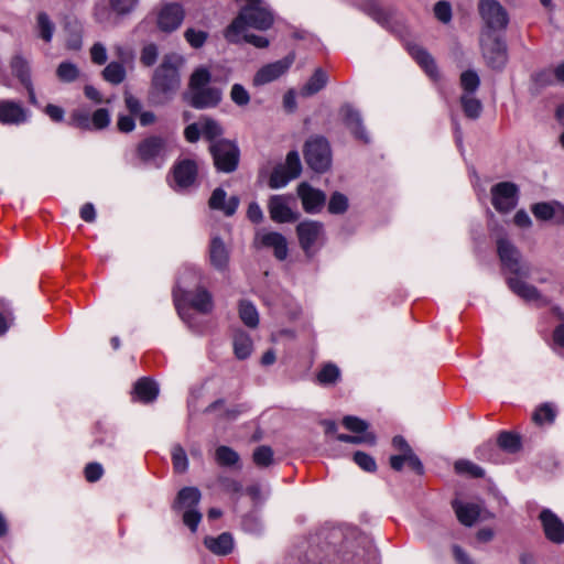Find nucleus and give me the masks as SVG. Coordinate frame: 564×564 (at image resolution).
Masks as SVG:
<instances>
[{"mask_svg": "<svg viewBox=\"0 0 564 564\" xmlns=\"http://www.w3.org/2000/svg\"><path fill=\"white\" fill-rule=\"evenodd\" d=\"M497 251L502 268L513 274L507 279L510 290L527 302L539 306L547 305L549 299L523 280L531 276L532 270L531 264L522 259L519 249L509 239L501 237L497 240Z\"/></svg>", "mask_w": 564, "mask_h": 564, "instance_id": "f257e3e1", "label": "nucleus"}, {"mask_svg": "<svg viewBox=\"0 0 564 564\" xmlns=\"http://www.w3.org/2000/svg\"><path fill=\"white\" fill-rule=\"evenodd\" d=\"M200 273L192 267H186L181 273L176 288L173 290L174 304L180 317L193 327L191 308L198 313L208 314L213 311V296L208 290L197 286L195 292L187 289L200 282Z\"/></svg>", "mask_w": 564, "mask_h": 564, "instance_id": "f03ea898", "label": "nucleus"}, {"mask_svg": "<svg viewBox=\"0 0 564 564\" xmlns=\"http://www.w3.org/2000/svg\"><path fill=\"white\" fill-rule=\"evenodd\" d=\"M213 75L206 66L196 67L189 76L186 99L196 109L217 107L223 98L220 88L212 85Z\"/></svg>", "mask_w": 564, "mask_h": 564, "instance_id": "7ed1b4c3", "label": "nucleus"}, {"mask_svg": "<svg viewBox=\"0 0 564 564\" xmlns=\"http://www.w3.org/2000/svg\"><path fill=\"white\" fill-rule=\"evenodd\" d=\"M185 59L182 55L170 53L164 55L161 64L155 68L152 76V88L166 98L176 94L181 86L180 69Z\"/></svg>", "mask_w": 564, "mask_h": 564, "instance_id": "20e7f679", "label": "nucleus"}, {"mask_svg": "<svg viewBox=\"0 0 564 564\" xmlns=\"http://www.w3.org/2000/svg\"><path fill=\"white\" fill-rule=\"evenodd\" d=\"M175 148L174 139L151 135L138 144L137 154L143 163L161 167Z\"/></svg>", "mask_w": 564, "mask_h": 564, "instance_id": "39448f33", "label": "nucleus"}, {"mask_svg": "<svg viewBox=\"0 0 564 564\" xmlns=\"http://www.w3.org/2000/svg\"><path fill=\"white\" fill-rule=\"evenodd\" d=\"M139 0H108L97 1L93 15L95 21L104 26H113L119 21L130 15L138 7Z\"/></svg>", "mask_w": 564, "mask_h": 564, "instance_id": "423d86ee", "label": "nucleus"}, {"mask_svg": "<svg viewBox=\"0 0 564 564\" xmlns=\"http://www.w3.org/2000/svg\"><path fill=\"white\" fill-rule=\"evenodd\" d=\"M477 10L484 23L481 32L498 34L508 28L509 13L498 0H479Z\"/></svg>", "mask_w": 564, "mask_h": 564, "instance_id": "0eeeda50", "label": "nucleus"}, {"mask_svg": "<svg viewBox=\"0 0 564 564\" xmlns=\"http://www.w3.org/2000/svg\"><path fill=\"white\" fill-rule=\"evenodd\" d=\"M480 50L486 64L492 69H502L507 63V45L498 35L480 32Z\"/></svg>", "mask_w": 564, "mask_h": 564, "instance_id": "6e6552de", "label": "nucleus"}, {"mask_svg": "<svg viewBox=\"0 0 564 564\" xmlns=\"http://www.w3.org/2000/svg\"><path fill=\"white\" fill-rule=\"evenodd\" d=\"M304 159L307 165L317 173L327 171L332 163L328 141L323 137H314L306 141Z\"/></svg>", "mask_w": 564, "mask_h": 564, "instance_id": "1a4fd4ad", "label": "nucleus"}, {"mask_svg": "<svg viewBox=\"0 0 564 564\" xmlns=\"http://www.w3.org/2000/svg\"><path fill=\"white\" fill-rule=\"evenodd\" d=\"M209 150L218 171L231 173L237 169L240 153L236 143L223 139L214 141Z\"/></svg>", "mask_w": 564, "mask_h": 564, "instance_id": "9d476101", "label": "nucleus"}, {"mask_svg": "<svg viewBox=\"0 0 564 564\" xmlns=\"http://www.w3.org/2000/svg\"><path fill=\"white\" fill-rule=\"evenodd\" d=\"M491 204L499 213H508L516 208L519 199V187L512 182H500L491 189Z\"/></svg>", "mask_w": 564, "mask_h": 564, "instance_id": "9b49d317", "label": "nucleus"}, {"mask_svg": "<svg viewBox=\"0 0 564 564\" xmlns=\"http://www.w3.org/2000/svg\"><path fill=\"white\" fill-rule=\"evenodd\" d=\"M295 59V54L290 53L282 59L275 61L273 63L267 64L262 66L254 75L253 77V84L256 86H261L269 84L279 77H281L283 74L288 72V69L292 66Z\"/></svg>", "mask_w": 564, "mask_h": 564, "instance_id": "f8f14e48", "label": "nucleus"}, {"mask_svg": "<svg viewBox=\"0 0 564 564\" xmlns=\"http://www.w3.org/2000/svg\"><path fill=\"white\" fill-rule=\"evenodd\" d=\"M323 224L316 220H304L296 226L300 246L305 254L311 256L313 253V248L323 236Z\"/></svg>", "mask_w": 564, "mask_h": 564, "instance_id": "ddd939ff", "label": "nucleus"}, {"mask_svg": "<svg viewBox=\"0 0 564 564\" xmlns=\"http://www.w3.org/2000/svg\"><path fill=\"white\" fill-rule=\"evenodd\" d=\"M289 200L290 198L285 195H272L269 198L268 210L274 223H293L299 219V213L291 209Z\"/></svg>", "mask_w": 564, "mask_h": 564, "instance_id": "4468645a", "label": "nucleus"}, {"mask_svg": "<svg viewBox=\"0 0 564 564\" xmlns=\"http://www.w3.org/2000/svg\"><path fill=\"white\" fill-rule=\"evenodd\" d=\"M297 195L302 202L303 209L308 214L319 213L326 203L325 193L307 183H301L297 186Z\"/></svg>", "mask_w": 564, "mask_h": 564, "instance_id": "2eb2a0df", "label": "nucleus"}, {"mask_svg": "<svg viewBox=\"0 0 564 564\" xmlns=\"http://www.w3.org/2000/svg\"><path fill=\"white\" fill-rule=\"evenodd\" d=\"M197 172L195 161L189 159L178 161L173 167V188L185 189L192 186L196 181Z\"/></svg>", "mask_w": 564, "mask_h": 564, "instance_id": "dca6fc26", "label": "nucleus"}, {"mask_svg": "<svg viewBox=\"0 0 564 564\" xmlns=\"http://www.w3.org/2000/svg\"><path fill=\"white\" fill-rule=\"evenodd\" d=\"M30 111L21 102L3 99L0 100V122L2 124L19 126L28 122Z\"/></svg>", "mask_w": 564, "mask_h": 564, "instance_id": "f3484780", "label": "nucleus"}, {"mask_svg": "<svg viewBox=\"0 0 564 564\" xmlns=\"http://www.w3.org/2000/svg\"><path fill=\"white\" fill-rule=\"evenodd\" d=\"M184 20V10L178 3H167L158 14V26L163 32L175 31Z\"/></svg>", "mask_w": 564, "mask_h": 564, "instance_id": "a211bd4d", "label": "nucleus"}, {"mask_svg": "<svg viewBox=\"0 0 564 564\" xmlns=\"http://www.w3.org/2000/svg\"><path fill=\"white\" fill-rule=\"evenodd\" d=\"M545 536L553 543H564V522L550 509H543L539 516Z\"/></svg>", "mask_w": 564, "mask_h": 564, "instance_id": "6ab92c4d", "label": "nucleus"}, {"mask_svg": "<svg viewBox=\"0 0 564 564\" xmlns=\"http://www.w3.org/2000/svg\"><path fill=\"white\" fill-rule=\"evenodd\" d=\"M256 242L265 248L273 249L274 256L279 260H285L288 257V241L285 237L276 231L261 230L257 232Z\"/></svg>", "mask_w": 564, "mask_h": 564, "instance_id": "aec40b11", "label": "nucleus"}, {"mask_svg": "<svg viewBox=\"0 0 564 564\" xmlns=\"http://www.w3.org/2000/svg\"><path fill=\"white\" fill-rule=\"evenodd\" d=\"M209 262L219 272L227 270L229 264V249L219 236H214L210 239L208 248Z\"/></svg>", "mask_w": 564, "mask_h": 564, "instance_id": "412c9836", "label": "nucleus"}, {"mask_svg": "<svg viewBox=\"0 0 564 564\" xmlns=\"http://www.w3.org/2000/svg\"><path fill=\"white\" fill-rule=\"evenodd\" d=\"M409 54L416 61V63L424 69L429 77L432 79L438 78V69L434 58L431 54L417 44L409 43L406 45Z\"/></svg>", "mask_w": 564, "mask_h": 564, "instance_id": "4be33fe9", "label": "nucleus"}, {"mask_svg": "<svg viewBox=\"0 0 564 564\" xmlns=\"http://www.w3.org/2000/svg\"><path fill=\"white\" fill-rule=\"evenodd\" d=\"M239 202L238 196H230L227 199L226 192L218 187L212 193L208 205L212 209L221 210L226 216H232L239 206Z\"/></svg>", "mask_w": 564, "mask_h": 564, "instance_id": "5701e85b", "label": "nucleus"}, {"mask_svg": "<svg viewBox=\"0 0 564 564\" xmlns=\"http://www.w3.org/2000/svg\"><path fill=\"white\" fill-rule=\"evenodd\" d=\"M341 112L344 115L346 126L350 129L355 137L365 143H368L369 137L362 124V119L359 111L347 105L341 108Z\"/></svg>", "mask_w": 564, "mask_h": 564, "instance_id": "b1692460", "label": "nucleus"}, {"mask_svg": "<svg viewBox=\"0 0 564 564\" xmlns=\"http://www.w3.org/2000/svg\"><path fill=\"white\" fill-rule=\"evenodd\" d=\"M204 545L216 555H227L234 549V539L230 533L224 532L218 536H206Z\"/></svg>", "mask_w": 564, "mask_h": 564, "instance_id": "393cba45", "label": "nucleus"}, {"mask_svg": "<svg viewBox=\"0 0 564 564\" xmlns=\"http://www.w3.org/2000/svg\"><path fill=\"white\" fill-rule=\"evenodd\" d=\"M453 508L459 522L466 527H471L480 514V508L476 503L455 500L453 502Z\"/></svg>", "mask_w": 564, "mask_h": 564, "instance_id": "a878e982", "label": "nucleus"}, {"mask_svg": "<svg viewBox=\"0 0 564 564\" xmlns=\"http://www.w3.org/2000/svg\"><path fill=\"white\" fill-rule=\"evenodd\" d=\"M200 491L196 487L182 488L173 503V509L185 510L189 508H197L200 501Z\"/></svg>", "mask_w": 564, "mask_h": 564, "instance_id": "bb28decb", "label": "nucleus"}, {"mask_svg": "<svg viewBox=\"0 0 564 564\" xmlns=\"http://www.w3.org/2000/svg\"><path fill=\"white\" fill-rule=\"evenodd\" d=\"M159 394V387L156 384V382L148 379V378H142L140 380L137 381V383L134 384V395L135 398L143 402V403H149V402H152L156 399Z\"/></svg>", "mask_w": 564, "mask_h": 564, "instance_id": "cd10ccee", "label": "nucleus"}, {"mask_svg": "<svg viewBox=\"0 0 564 564\" xmlns=\"http://www.w3.org/2000/svg\"><path fill=\"white\" fill-rule=\"evenodd\" d=\"M327 82L328 76L326 72L322 68H317L306 84L301 88L300 95L302 97L313 96L322 90L326 86Z\"/></svg>", "mask_w": 564, "mask_h": 564, "instance_id": "c85d7f7f", "label": "nucleus"}, {"mask_svg": "<svg viewBox=\"0 0 564 564\" xmlns=\"http://www.w3.org/2000/svg\"><path fill=\"white\" fill-rule=\"evenodd\" d=\"M10 66L12 73L18 77L22 85L32 82L30 63L21 54L13 55Z\"/></svg>", "mask_w": 564, "mask_h": 564, "instance_id": "c756f323", "label": "nucleus"}, {"mask_svg": "<svg viewBox=\"0 0 564 564\" xmlns=\"http://www.w3.org/2000/svg\"><path fill=\"white\" fill-rule=\"evenodd\" d=\"M459 101L467 118L475 120L480 117L482 104L476 95H462Z\"/></svg>", "mask_w": 564, "mask_h": 564, "instance_id": "7c9ffc66", "label": "nucleus"}, {"mask_svg": "<svg viewBox=\"0 0 564 564\" xmlns=\"http://www.w3.org/2000/svg\"><path fill=\"white\" fill-rule=\"evenodd\" d=\"M459 85L463 90L462 95H476L480 78L474 69H467L460 74Z\"/></svg>", "mask_w": 564, "mask_h": 564, "instance_id": "2f4dec72", "label": "nucleus"}, {"mask_svg": "<svg viewBox=\"0 0 564 564\" xmlns=\"http://www.w3.org/2000/svg\"><path fill=\"white\" fill-rule=\"evenodd\" d=\"M127 76L124 65L118 62L109 63L102 70V77L112 85L121 84Z\"/></svg>", "mask_w": 564, "mask_h": 564, "instance_id": "473e14b6", "label": "nucleus"}, {"mask_svg": "<svg viewBox=\"0 0 564 564\" xmlns=\"http://www.w3.org/2000/svg\"><path fill=\"white\" fill-rule=\"evenodd\" d=\"M234 350L238 359H246L251 355L252 340L250 336L243 332H239L234 337Z\"/></svg>", "mask_w": 564, "mask_h": 564, "instance_id": "72a5a7b5", "label": "nucleus"}, {"mask_svg": "<svg viewBox=\"0 0 564 564\" xmlns=\"http://www.w3.org/2000/svg\"><path fill=\"white\" fill-rule=\"evenodd\" d=\"M340 378L339 368L332 362H328L322 367L316 375V380L321 386H333Z\"/></svg>", "mask_w": 564, "mask_h": 564, "instance_id": "f704fd0d", "label": "nucleus"}, {"mask_svg": "<svg viewBox=\"0 0 564 564\" xmlns=\"http://www.w3.org/2000/svg\"><path fill=\"white\" fill-rule=\"evenodd\" d=\"M239 316L243 324L254 328L259 324V314L256 306L249 301H241L239 304Z\"/></svg>", "mask_w": 564, "mask_h": 564, "instance_id": "c9c22d12", "label": "nucleus"}, {"mask_svg": "<svg viewBox=\"0 0 564 564\" xmlns=\"http://www.w3.org/2000/svg\"><path fill=\"white\" fill-rule=\"evenodd\" d=\"M65 30L68 33V37L66 40V46L69 50H79L83 44L82 33L83 28L80 23L77 21H68L65 24Z\"/></svg>", "mask_w": 564, "mask_h": 564, "instance_id": "e433bc0d", "label": "nucleus"}, {"mask_svg": "<svg viewBox=\"0 0 564 564\" xmlns=\"http://www.w3.org/2000/svg\"><path fill=\"white\" fill-rule=\"evenodd\" d=\"M36 24L41 39L45 42H51L55 25L46 12H40L36 17Z\"/></svg>", "mask_w": 564, "mask_h": 564, "instance_id": "4c0bfd02", "label": "nucleus"}, {"mask_svg": "<svg viewBox=\"0 0 564 564\" xmlns=\"http://www.w3.org/2000/svg\"><path fill=\"white\" fill-rule=\"evenodd\" d=\"M497 444L500 448L509 453H516L521 447L520 437L511 432H501L498 436Z\"/></svg>", "mask_w": 564, "mask_h": 564, "instance_id": "58836bf2", "label": "nucleus"}, {"mask_svg": "<svg viewBox=\"0 0 564 564\" xmlns=\"http://www.w3.org/2000/svg\"><path fill=\"white\" fill-rule=\"evenodd\" d=\"M556 416V411L551 403L540 405L533 413L532 419L538 425L545 423H553Z\"/></svg>", "mask_w": 564, "mask_h": 564, "instance_id": "ea45409f", "label": "nucleus"}, {"mask_svg": "<svg viewBox=\"0 0 564 564\" xmlns=\"http://www.w3.org/2000/svg\"><path fill=\"white\" fill-rule=\"evenodd\" d=\"M454 468L457 474L469 475L474 478H481L485 476V470L480 466L467 459L457 460Z\"/></svg>", "mask_w": 564, "mask_h": 564, "instance_id": "a19ab883", "label": "nucleus"}, {"mask_svg": "<svg viewBox=\"0 0 564 564\" xmlns=\"http://www.w3.org/2000/svg\"><path fill=\"white\" fill-rule=\"evenodd\" d=\"M56 75L61 82L73 83L78 78L79 69L72 62H62L56 68Z\"/></svg>", "mask_w": 564, "mask_h": 564, "instance_id": "79ce46f5", "label": "nucleus"}, {"mask_svg": "<svg viewBox=\"0 0 564 564\" xmlns=\"http://www.w3.org/2000/svg\"><path fill=\"white\" fill-rule=\"evenodd\" d=\"M295 177H291V174H289L283 166L278 165L273 169L270 178H269V186L272 189L282 188L288 185V183Z\"/></svg>", "mask_w": 564, "mask_h": 564, "instance_id": "37998d69", "label": "nucleus"}, {"mask_svg": "<svg viewBox=\"0 0 564 564\" xmlns=\"http://www.w3.org/2000/svg\"><path fill=\"white\" fill-rule=\"evenodd\" d=\"M199 124L202 134L209 141H214L216 138L223 134V128L216 120L212 118H203Z\"/></svg>", "mask_w": 564, "mask_h": 564, "instance_id": "c03bdc74", "label": "nucleus"}, {"mask_svg": "<svg viewBox=\"0 0 564 564\" xmlns=\"http://www.w3.org/2000/svg\"><path fill=\"white\" fill-rule=\"evenodd\" d=\"M216 462L221 466H232L239 460V455L228 446H219L215 453Z\"/></svg>", "mask_w": 564, "mask_h": 564, "instance_id": "a18cd8bd", "label": "nucleus"}, {"mask_svg": "<svg viewBox=\"0 0 564 564\" xmlns=\"http://www.w3.org/2000/svg\"><path fill=\"white\" fill-rule=\"evenodd\" d=\"M348 209V198L346 195L335 192L328 202V212L334 215L344 214Z\"/></svg>", "mask_w": 564, "mask_h": 564, "instance_id": "49530a36", "label": "nucleus"}, {"mask_svg": "<svg viewBox=\"0 0 564 564\" xmlns=\"http://www.w3.org/2000/svg\"><path fill=\"white\" fill-rule=\"evenodd\" d=\"M252 458L258 467H268L273 463V451L265 445L259 446L254 449Z\"/></svg>", "mask_w": 564, "mask_h": 564, "instance_id": "de8ad7c7", "label": "nucleus"}, {"mask_svg": "<svg viewBox=\"0 0 564 564\" xmlns=\"http://www.w3.org/2000/svg\"><path fill=\"white\" fill-rule=\"evenodd\" d=\"M172 462L175 471L185 473L188 468V459L184 448L181 445H174L172 448Z\"/></svg>", "mask_w": 564, "mask_h": 564, "instance_id": "09e8293b", "label": "nucleus"}, {"mask_svg": "<svg viewBox=\"0 0 564 564\" xmlns=\"http://www.w3.org/2000/svg\"><path fill=\"white\" fill-rule=\"evenodd\" d=\"M285 171L291 174V177H299L302 172V164L297 151H291L288 153L285 163L280 164Z\"/></svg>", "mask_w": 564, "mask_h": 564, "instance_id": "8fccbe9b", "label": "nucleus"}, {"mask_svg": "<svg viewBox=\"0 0 564 564\" xmlns=\"http://www.w3.org/2000/svg\"><path fill=\"white\" fill-rule=\"evenodd\" d=\"M13 323V313L8 302L0 300V336L7 333Z\"/></svg>", "mask_w": 564, "mask_h": 564, "instance_id": "3c124183", "label": "nucleus"}, {"mask_svg": "<svg viewBox=\"0 0 564 564\" xmlns=\"http://www.w3.org/2000/svg\"><path fill=\"white\" fill-rule=\"evenodd\" d=\"M230 98L239 107L247 106L250 101L248 90L240 84H234L230 89Z\"/></svg>", "mask_w": 564, "mask_h": 564, "instance_id": "603ef678", "label": "nucleus"}, {"mask_svg": "<svg viewBox=\"0 0 564 564\" xmlns=\"http://www.w3.org/2000/svg\"><path fill=\"white\" fill-rule=\"evenodd\" d=\"M343 425L357 435L368 433V423L357 416H345L343 419Z\"/></svg>", "mask_w": 564, "mask_h": 564, "instance_id": "864d4df0", "label": "nucleus"}, {"mask_svg": "<svg viewBox=\"0 0 564 564\" xmlns=\"http://www.w3.org/2000/svg\"><path fill=\"white\" fill-rule=\"evenodd\" d=\"M531 210L538 219L549 220L555 215V205L551 203H538L532 206Z\"/></svg>", "mask_w": 564, "mask_h": 564, "instance_id": "5fc2aeb1", "label": "nucleus"}, {"mask_svg": "<svg viewBox=\"0 0 564 564\" xmlns=\"http://www.w3.org/2000/svg\"><path fill=\"white\" fill-rule=\"evenodd\" d=\"M159 56L158 46L153 43L147 44L141 51L140 61L144 66H152L155 64Z\"/></svg>", "mask_w": 564, "mask_h": 564, "instance_id": "6e6d98bb", "label": "nucleus"}, {"mask_svg": "<svg viewBox=\"0 0 564 564\" xmlns=\"http://www.w3.org/2000/svg\"><path fill=\"white\" fill-rule=\"evenodd\" d=\"M183 522L186 527L191 529L192 532L197 530V527L202 520V513L197 510V508H189L183 510Z\"/></svg>", "mask_w": 564, "mask_h": 564, "instance_id": "4d7b16f0", "label": "nucleus"}, {"mask_svg": "<svg viewBox=\"0 0 564 564\" xmlns=\"http://www.w3.org/2000/svg\"><path fill=\"white\" fill-rule=\"evenodd\" d=\"M110 115L105 108L97 109L91 116V124L95 129L101 130L109 126Z\"/></svg>", "mask_w": 564, "mask_h": 564, "instance_id": "13d9d810", "label": "nucleus"}, {"mask_svg": "<svg viewBox=\"0 0 564 564\" xmlns=\"http://www.w3.org/2000/svg\"><path fill=\"white\" fill-rule=\"evenodd\" d=\"M186 41L194 48H199L204 45L207 39V33L200 30L187 29L185 32Z\"/></svg>", "mask_w": 564, "mask_h": 564, "instance_id": "bf43d9fd", "label": "nucleus"}, {"mask_svg": "<svg viewBox=\"0 0 564 564\" xmlns=\"http://www.w3.org/2000/svg\"><path fill=\"white\" fill-rule=\"evenodd\" d=\"M337 440L344 443H352V444H373L375 435L372 433H364L360 435H348V434H338Z\"/></svg>", "mask_w": 564, "mask_h": 564, "instance_id": "052dcab7", "label": "nucleus"}, {"mask_svg": "<svg viewBox=\"0 0 564 564\" xmlns=\"http://www.w3.org/2000/svg\"><path fill=\"white\" fill-rule=\"evenodd\" d=\"M354 460L361 469L366 471H375L377 468L375 459L364 452H356L354 455Z\"/></svg>", "mask_w": 564, "mask_h": 564, "instance_id": "680f3d73", "label": "nucleus"}, {"mask_svg": "<svg viewBox=\"0 0 564 564\" xmlns=\"http://www.w3.org/2000/svg\"><path fill=\"white\" fill-rule=\"evenodd\" d=\"M113 52L117 58L119 59L118 63H121L122 65L130 64L134 59V52L132 48L128 46L116 44L113 46Z\"/></svg>", "mask_w": 564, "mask_h": 564, "instance_id": "e2e57ef3", "label": "nucleus"}, {"mask_svg": "<svg viewBox=\"0 0 564 564\" xmlns=\"http://www.w3.org/2000/svg\"><path fill=\"white\" fill-rule=\"evenodd\" d=\"M91 62L97 65H104L107 62V48L106 46L97 42L90 47Z\"/></svg>", "mask_w": 564, "mask_h": 564, "instance_id": "0e129e2a", "label": "nucleus"}, {"mask_svg": "<svg viewBox=\"0 0 564 564\" xmlns=\"http://www.w3.org/2000/svg\"><path fill=\"white\" fill-rule=\"evenodd\" d=\"M435 17L443 23H448L452 19V7L446 1H438L434 6Z\"/></svg>", "mask_w": 564, "mask_h": 564, "instance_id": "69168bd1", "label": "nucleus"}, {"mask_svg": "<svg viewBox=\"0 0 564 564\" xmlns=\"http://www.w3.org/2000/svg\"><path fill=\"white\" fill-rule=\"evenodd\" d=\"M84 473L87 481L95 482L102 477L104 468L101 464L93 462L86 465Z\"/></svg>", "mask_w": 564, "mask_h": 564, "instance_id": "338daca9", "label": "nucleus"}, {"mask_svg": "<svg viewBox=\"0 0 564 564\" xmlns=\"http://www.w3.org/2000/svg\"><path fill=\"white\" fill-rule=\"evenodd\" d=\"M247 217L253 224H260L263 220V212L258 203L252 202L249 204Z\"/></svg>", "mask_w": 564, "mask_h": 564, "instance_id": "774afa93", "label": "nucleus"}]
</instances>
